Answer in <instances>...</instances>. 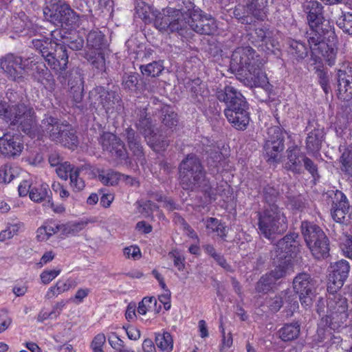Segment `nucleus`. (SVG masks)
<instances>
[{"mask_svg": "<svg viewBox=\"0 0 352 352\" xmlns=\"http://www.w3.org/2000/svg\"><path fill=\"white\" fill-rule=\"evenodd\" d=\"M231 67L244 76L251 85L265 87L267 78L262 69L263 63L255 50L250 46H241L234 50L230 60Z\"/></svg>", "mask_w": 352, "mask_h": 352, "instance_id": "nucleus-1", "label": "nucleus"}, {"mask_svg": "<svg viewBox=\"0 0 352 352\" xmlns=\"http://www.w3.org/2000/svg\"><path fill=\"white\" fill-rule=\"evenodd\" d=\"M179 179L182 188L188 191H201L208 197L214 192L206 172L200 160L195 155H188L179 165Z\"/></svg>", "mask_w": 352, "mask_h": 352, "instance_id": "nucleus-2", "label": "nucleus"}, {"mask_svg": "<svg viewBox=\"0 0 352 352\" xmlns=\"http://www.w3.org/2000/svg\"><path fill=\"white\" fill-rule=\"evenodd\" d=\"M175 8H168L156 16L154 25L161 32H177L184 36L190 30L189 20L194 3L189 0H175Z\"/></svg>", "mask_w": 352, "mask_h": 352, "instance_id": "nucleus-3", "label": "nucleus"}, {"mask_svg": "<svg viewBox=\"0 0 352 352\" xmlns=\"http://www.w3.org/2000/svg\"><path fill=\"white\" fill-rule=\"evenodd\" d=\"M329 296L326 300L327 315L325 326L333 331H340L346 327L349 318L348 300L340 294L328 291Z\"/></svg>", "mask_w": 352, "mask_h": 352, "instance_id": "nucleus-4", "label": "nucleus"}, {"mask_svg": "<svg viewBox=\"0 0 352 352\" xmlns=\"http://www.w3.org/2000/svg\"><path fill=\"white\" fill-rule=\"evenodd\" d=\"M258 217L259 232L268 239L283 233L287 228V219L277 205L265 207L262 212H258Z\"/></svg>", "mask_w": 352, "mask_h": 352, "instance_id": "nucleus-5", "label": "nucleus"}, {"mask_svg": "<svg viewBox=\"0 0 352 352\" xmlns=\"http://www.w3.org/2000/svg\"><path fill=\"white\" fill-rule=\"evenodd\" d=\"M41 135L47 133L52 140L74 149L78 143L77 136L72 126L60 122L57 118L47 116L41 121Z\"/></svg>", "mask_w": 352, "mask_h": 352, "instance_id": "nucleus-6", "label": "nucleus"}, {"mask_svg": "<svg viewBox=\"0 0 352 352\" xmlns=\"http://www.w3.org/2000/svg\"><path fill=\"white\" fill-rule=\"evenodd\" d=\"M301 231L307 246L316 258L320 259L329 255V239L318 225L303 221L301 223Z\"/></svg>", "mask_w": 352, "mask_h": 352, "instance_id": "nucleus-7", "label": "nucleus"}, {"mask_svg": "<svg viewBox=\"0 0 352 352\" xmlns=\"http://www.w3.org/2000/svg\"><path fill=\"white\" fill-rule=\"evenodd\" d=\"M104 36L98 30L91 31L87 37V50L82 54L86 58L98 72L105 70L104 55L102 52L104 47Z\"/></svg>", "mask_w": 352, "mask_h": 352, "instance_id": "nucleus-8", "label": "nucleus"}, {"mask_svg": "<svg viewBox=\"0 0 352 352\" xmlns=\"http://www.w3.org/2000/svg\"><path fill=\"white\" fill-rule=\"evenodd\" d=\"M45 18L56 25L74 26L78 21V16L71 7L63 1L51 2L43 9Z\"/></svg>", "mask_w": 352, "mask_h": 352, "instance_id": "nucleus-9", "label": "nucleus"}, {"mask_svg": "<svg viewBox=\"0 0 352 352\" xmlns=\"http://www.w3.org/2000/svg\"><path fill=\"white\" fill-rule=\"evenodd\" d=\"M298 234L293 232L280 239L270 252L272 259L293 262L294 256L299 251Z\"/></svg>", "mask_w": 352, "mask_h": 352, "instance_id": "nucleus-10", "label": "nucleus"}, {"mask_svg": "<svg viewBox=\"0 0 352 352\" xmlns=\"http://www.w3.org/2000/svg\"><path fill=\"white\" fill-rule=\"evenodd\" d=\"M322 199L331 205V214L338 223H343L349 210V204L346 195L338 190H329L322 194Z\"/></svg>", "mask_w": 352, "mask_h": 352, "instance_id": "nucleus-11", "label": "nucleus"}, {"mask_svg": "<svg viewBox=\"0 0 352 352\" xmlns=\"http://www.w3.org/2000/svg\"><path fill=\"white\" fill-rule=\"evenodd\" d=\"M189 20V28L199 34L212 35L217 31L216 20L194 4Z\"/></svg>", "mask_w": 352, "mask_h": 352, "instance_id": "nucleus-12", "label": "nucleus"}, {"mask_svg": "<svg viewBox=\"0 0 352 352\" xmlns=\"http://www.w3.org/2000/svg\"><path fill=\"white\" fill-rule=\"evenodd\" d=\"M99 142L102 149L109 153L111 157L121 162H124L126 164H131V158L125 144L120 138L111 133L104 132L100 135Z\"/></svg>", "mask_w": 352, "mask_h": 352, "instance_id": "nucleus-13", "label": "nucleus"}, {"mask_svg": "<svg viewBox=\"0 0 352 352\" xmlns=\"http://www.w3.org/2000/svg\"><path fill=\"white\" fill-rule=\"evenodd\" d=\"M99 142L102 149L109 153L111 157L121 162H124L126 164H131V158L125 144L120 138L111 133L104 132L100 135Z\"/></svg>", "mask_w": 352, "mask_h": 352, "instance_id": "nucleus-14", "label": "nucleus"}, {"mask_svg": "<svg viewBox=\"0 0 352 352\" xmlns=\"http://www.w3.org/2000/svg\"><path fill=\"white\" fill-rule=\"evenodd\" d=\"M316 280L307 273L298 274L293 280L294 292L298 294V298L304 307L312 303V297L316 292Z\"/></svg>", "mask_w": 352, "mask_h": 352, "instance_id": "nucleus-15", "label": "nucleus"}, {"mask_svg": "<svg viewBox=\"0 0 352 352\" xmlns=\"http://www.w3.org/2000/svg\"><path fill=\"white\" fill-rule=\"evenodd\" d=\"M94 92L98 96V104L102 106L109 117L122 109V101L118 91L106 89L104 87H97L94 89Z\"/></svg>", "mask_w": 352, "mask_h": 352, "instance_id": "nucleus-16", "label": "nucleus"}, {"mask_svg": "<svg viewBox=\"0 0 352 352\" xmlns=\"http://www.w3.org/2000/svg\"><path fill=\"white\" fill-rule=\"evenodd\" d=\"M248 104L246 100L232 104L224 110L228 121L237 130L246 129L250 122Z\"/></svg>", "mask_w": 352, "mask_h": 352, "instance_id": "nucleus-17", "label": "nucleus"}, {"mask_svg": "<svg viewBox=\"0 0 352 352\" xmlns=\"http://www.w3.org/2000/svg\"><path fill=\"white\" fill-rule=\"evenodd\" d=\"M52 48L45 54V60L52 69L62 73L66 70L68 63L66 47L61 42L55 41Z\"/></svg>", "mask_w": 352, "mask_h": 352, "instance_id": "nucleus-18", "label": "nucleus"}, {"mask_svg": "<svg viewBox=\"0 0 352 352\" xmlns=\"http://www.w3.org/2000/svg\"><path fill=\"white\" fill-rule=\"evenodd\" d=\"M338 97L349 101L352 98V65L343 64L338 70Z\"/></svg>", "mask_w": 352, "mask_h": 352, "instance_id": "nucleus-19", "label": "nucleus"}, {"mask_svg": "<svg viewBox=\"0 0 352 352\" xmlns=\"http://www.w3.org/2000/svg\"><path fill=\"white\" fill-rule=\"evenodd\" d=\"M303 12L310 28L318 29L321 25H328L324 17V6L316 0L306 1L302 4Z\"/></svg>", "mask_w": 352, "mask_h": 352, "instance_id": "nucleus-20", "label": "nucleus"}, {"mask_svg": "<svg viewBox=\"0 0 352 352\" xmlns=\"http://www.w3.org/2000/svg\"><path fill=\"white\" fill-rule=\"evenodd\" d=\"M328 291L336 292L340 289L348 277L350 265L345 260L338 261L330 266Z\"/></svg>", "mask_w": 352, "mask_h": 352, "instance_id": "nucleus-21", "label": "nucleus"}, {"mask_svg": "<svg viewBox=\"0 0 352 352\" xmlns=\"http://www.w3.org/2000/svg\"><path fill=\"white\" fill-rule=\"evenodd\" d=\"M122 135L126 142L133 160L142 165L144 164L146 162L145 155L140 135L131 126L126 128Z\"/></svg>", "mask_w": 352, "mask_h": 352, "instance_id": "nucleus-22", "label": "nucleus"}, {"mask_svg": "<svg viewBox=\"0 0 352 352\" xmlns=\"http://www.w3.org/2000/svg\"><path fill=\"white\" fill-rule=\"evenodd\" d=\"M23 148L19 135L0 131V153L6 157L19 155Z\"/></svg>", "mask_w": 352, "mask_h": 352, "instance_id": "nucleus-23", "label": "nucleus"}, {"mask_svg": "<svg viewBox=\"0 0 352 352\" xmlns=\"http://www.w3.org/2000/svg\"><path fill=\"white\" fill-rule=\"evenodd\" d=\"M248 16H243L240 21L243 24H251L252 17L258 21H264L267 17L266 6L263 0H248L246 3Z\"/></svg>", "mask_w": 352, "mask_h": 352, "instance_id": "nucleus-24", "label": "nucleus"}, {"mask_svg": "<svg viewBox=\"0 0 352 352\" xmlns=\"http://www.w3.org/2000/svg\"><path fill=\"white\" fill-rule=\"evenodd\" d=\"M305 156L297 145L289 146L286 150L287 160L283 165L284 168L294 174L302 173V162Z\"/></svg>", "mask_w": 352, "mask_h": 352, "instance_id": "nucleus-25", "label": "nucleus"}, {"mask_svg": "<svg viewBox=\"0 0 352 352\" xmlns=\"http://www.w3.org/2000/svg\"><path fill=\"white\" fill-rule=\"evenodd\" d=\"M329 25H321L318 29L310 28L311 32H306V37L313 53H316L318 50L322 52L328 48V45L323 41V37L329 33Z\"/></svg>", "mask_w": 352, "mask_h": 352, "instance_id": "nucleus-26", "label": "nucleus"}, {"mask_svg": "<svg viewBox=\"0 0 352 352\" xmlns=\"http://www.w3.org/2000/svg\"><path fill=\"white\" fill-rule=\"evenodd\" d=\"M20 65H21V57L14 54L6 55L1 61V68L9 78L14 80L23 77Z\"/></svg>", "mask_w": 352, "mask_h": 352, "instance_id": "nucleus-27", "label": "nucleus"}, {"mask_svg": "<svg viewBox=\"0 0 352 352\" xmlns=\"http://www.w3.org/2000/svg\"><path fill=\"white\" fill-rule=\"evenodd\" d=\"M19 127L25 133L32 138L41 135V125L38 126L36 120L35 112L33 109L28 107L27 112L20 120Z\"/></svg>", "mask_w": 352, "mask_h": 352, "instance_id": "nucleus-28", "label": "nucleus"}, {"mask_svg": "<svg viewBox=\"0 0 352 352\" xmlns=\"http://www.w3.org/2000/svg\"><path fill=\"white\" fill-rule=\"evenodd\" d=\"M52 36L54 40L61 42L64 46L66 45L72 50H80L84 46V40L78 34H67L63 30H56L52 32Z\"/></svg>", "mask_w": 352, "mask_h": 352, "instance_id": "nucleus-29", "label": "nucleus"}, {"mask_svg": "<svg viewBox=\"0 0 352 352\" xmlns=\"http://www.w3.org/2000/svg\"><path fill=\"white\" fill-rule=\"evenodd\" d=\"M172 135L164 129H160L159 133H155L154 131L144 138L147 142V144L155 151H164L170 144L169 138Z\"/></svg>", "mask_w": 352, "mask_h": 352, "instance_id": "nucleus-30", "label": "nucleus"}, {"mask_svg": "<svg viewBox=\"0 0 352 352\" xmlns=\"http://www.w3.org/2000/svg\"><path fill=\"white\" fill-rule=\"evenodd\" d=\"M190 97L195 103L202 104L209 96L206 85L199 78L191 80L187 83Z\"/></svg>", "mask_w": 352, "mask_h": 352, "instance_id": "nucleus-31", "label": "nucleus"}, {"mask_svg": "<svg viewBox=\"0 0 352 352\" xmlns=\"http://www.w3.org/2000/svg\"><path fill=\"white\" fill-rule=\"evenodd\" d=\"M217 98L220 102H224L226 107L234 103L237 104L246 100L240 91L230 85L219 90L217 92Z\"/></svg>", "mask_w": 352, "mask_h": 352, "instance_id": "nucleus-32", "label": "nucleus"}, {"mask_svg": "<svg viewBox=\"0 0 352 352\" xmlns=\"http://www.w3.org/2000/svg\"><path fill=\"white\" fill-rule=\"evenodd\" d=\"M32 77L38 82L42 84L45 89L53 90L55 87V80L50 71L43 63L36 65L32 73Z\"/></svg>", "mask_w": 352, "mask_h": 352, "instance_id": "nucleus-33", "label": "nucleus"}, {"mask_svg": "<svg viewBox=\"0 0 352 352\" xmlns=\"http://www.w3.org/2000/svg\"><path fill=\"white\" fill-rule=\"evenodd\" d=\"M161 111L162 113L161 129L167 131L169 135H173L178 123L177 114L168 106H164Z\"/></svg>", "mask_w": 352, "mask_h": 352, "instance_id": "nucleus-34", "label": "nucleus"}, {"mask_svg": "<svg viewBox=\"0 0 352 352\" xmlns=\"http://www.w3.org/2000/svg\"><path fill=\"white\" fill-rule=\"evenodd\" d=\"M324 134L320 129H314L308 133L306 138V148L309 153L318 152L322 146Z\"/></svg>", "mask_w": 352, "mask_h": 352, "instance_id": "nucleus-35", "label": "nucleus"}, {"mask_svg": "<svg viewBox=\"0 0 352 352\" xmlns=\"http://www.w3.org/2000/svg\"><path fill=\"white\" fill-rule=\"evenodd\" d=\"M52 192L45 183L36 184L31 188L30 198L34 202H42L51 199Z\"/></svg>", "mask_w": 352, "mask_h": 352, "instance_id": "nucleus-36", "label": "nucleus"}, {"mask_svg": "<svg viewBox=\"0 0 352 352\" xmlns=\"http://www.w3.org/2000/svg\"><path fill=\"white\" fill-rule=\"evenodd\" d=\"M276 264V267L267 274L276 283L280 278L285 277L289 272L293 271L294 262L279 261L278 259H272Z\"/></svg>", "mask_w": 352, "mask_h": 352, "instance_id": "nucleus-37", "label": "nucleus"}, {"mask_svg": "<svg viewBox=\"0 0 352 352\" xmlns=\"http://www.w3.org/2000/svg\"><path fill=\"white\" fill-rule=\"evenodd\" d=\"M287 44L289 45L288 52L298 61L303 60L307 56L309 51L304 43L300 41L289 39Z\"/></svg>", "mask_w": 352, "mask_h": 352, "instance_id": "nucleus-38", "label": "nucleus"}, {"mask_svg": "<svg viewBox=\"0 0 352 352\" xmlns=\"http://www.w3.org/2000/svg\"><path fill=\"white\" fill-rule=\"evenodd\" d=\"M69 96L76 104L80 103L83 98V82L79 74L69 81Z\"/></svg>", "mask_w": 352, "mask_h": 352, "instance_id": "nucleus-39", "label": "nucleus"}, {"mask_svg": "<svg viewBox=\"0 0 352 352\" xmlns=\"http://www.w3.org/2000/svg\"><path fill=\"white\" fill-rule=\"evenodd\" d=\"M300 331V327L298 322L285 324L278 331L280 338L286 342L296 339Z\"/></svg>", "mask_w": 352, "mask_h": 352, "instance_id": "nucleus-40", "label": "nucleus"}, {"mask_svg": "<svg viewBox=\"0 0 352 352\" xmlns=\"http://www.w3.org/2000/svg\"><path fill=\"white\" fill-rule=\"evenodd\" d=\"M98 178L105 185L115 186L118 184V182L122 179V178L129 179L130 177L113 170H102L99 171Z\"/></svg>", "mask_w": 352, "mask_h": 352, "instance_id": "nucleus-41", "label": "nucleus"}, {"mask_svg": "<svg viewBox=\"0 0 352 352\" xmlns=\"http://www.w3.org/2000/svg\"><path fill=\"white\" fill-rule=\"evenodd\" d=\"M205 252L210 256L216 263L223 268L227 272H232V269L230 264H228L226 261V259L224 258L223 255L221 253H218L214 247L210 244H206L202 246Z\"/></svg>", "mask_w": 352, "mask_h": 352, "instance_id": "nucleus-42", "label": "nucleus"}, {"mask_svg": "<svg viewBox=\"0 0 352 352\" xmlns=\"http://www.w3.org/2000/svg\"><path fill=\"white\" fill-rule=\"evenodd\" d=\"M297 294H298L296 292L294 293L290 289L282 292L283 303L287 305V316H292L293 313L299 307Z\"/></svg>", "mask_w": 352, "mask_h": 352, "instance_id": "nucleus-43", "label": "nucleus"}, {"mask_svg": "<svg viewBox=\"0 0 352 352\" xmlns=\"http://www.w3.org/2000/svg\"><path fill=\"white\" fill-rule=\"evenodd\" d=\"M86 168L85 166H77L69 175L70 186L75 192H80L85 187L84 179L80 177L81 172Z\"/></svg>", "mask_w": 352, "mask_h": 352, "instance_id": "nucleus-44", "label": "nucleus"}, {"mask_svg": "<svg viewBox=\"0 0 352 352\" xmlns=\"http://www.w3.org/2000/svg\"><path fill=\"white\" fill-rule=\"evenodd\" d=\"M157 346L165 352H170L173 348V340L171 335L168 332L158 333L155 337Z\"/></svg>", "mask_w": 352, "mask_h": 352, "instance_id": "nucleus-45", "label": "nucleus"}, {"mask_svg": "<svg viewBox=\"0 0 352 352\" xmlns=\"http://www.w3.org/2000/svg\"><path fill=\"white\" fill-rule=\"evenodd\" d=\"M144 76L155 77L158 76L164 69L162 61H153L146 65H142L140 67Z\"/></svg>", "mask_w": 352, "mask_h": 352, "instance_id": "nucleus-46", "label": "nucleus"}, {"mask_svg": "<svg viewBox=\"0 0 352 352\" xmlns=\"http://www.w3.org/2000/svg\"><path fill=\"white\" fill-rule=\"evenodd\" d=\"M28 107L23 103L11 102L10 113H12V117L9 121L10 124H18L20 120L22 119V116L27 112Z\"/></svg>", "mask_w": 352, "mask_h": 352, "instance_id": "nucleus-47", "label": "nucleus"}, {"mask_svg": "<svg viewBox=\"0 0 352 352\" xmlns=\"http://www.w3.org/2000/svg\"><path fill=\"white\" fill-rule=\"evenodd\" d=\"M53 39V38H35L32 41L33 47L41 54L44 59H45V54H47L50 50H52V47H53V43L56 41H52Z\"/></svg>", "mask_w": 352, "mask_h": 352, "instance_id": "nucleus-48", "label": "nucleus"}, {"mask_svg": "<svg viewBox=\"0 0 352 352\" xmlns=\"http://www.w3.org/2000/svg\"><path fill=\"white\" fill-rule=\"evenodd\" d=\"M316 74L317 75L318 80L324 92L327 94L331 90L329 83V76L328 75V71L324 69L322 66L318 65L315 67Z\"/></svg>", "mask_w": 352, "mask_h": 352, "instance_id": "nucleus-49", "label": "nucleus"}, {"mask_svg": "<svg viewBox=\"0 0 352 352\" xmlns=\"http://www.w3.org/2000/svg\"><path fill=\"white\" fill-rule=\"evenodd\" d=\"M284 149L274 146H270L266 143L264 144V155L267 157V162L269 163H278L280 161L279 153Z\"/></svg>", "mask_w": 352, "mask_h": 352, "instance_id": "nucleus-50", "label": "nucleus"}, {"mask_svg": "<svg viewBox=\"0 0 352 352\" xmlns=\"http://www.w3.org/2000/svg\"><path fill=\"white\" fill-rule=\"evenodd\" d=\"M342 170L345 173L352 175V146H349L343 152L340 157Z\"/></svg>", "mask_w": 352, "mask_h": 352, "instance_id": "nucleus-51", "label": "nucleus"}, {"mask_svg": "<svg viewBox=\"0 0 352 352\" xmlns=\"http://www.w3.org/2000/svg\"><path fill=\"white\" fill-rule=\"evenodd\" d=\"M276 283L267 274H265L261 277L256 285V291L259 293H267L272 288Z\"/></svg>", "mask_w": 352, "mask_h": 352, "instance_id": "nucleus-52", "label": "nucleus"}, {"mask_svg": "<svg viewBox=\"0 0 352 352\" xmlns=\"http://www.w3.org/2000/svg\"><path fill=\"white\" fill-rule=\"evenodd\" d=\"M206 153H208L207 162L208 164L214 167H217L218 164L223 160V155L219 151L218 147H212L206 149Z\"/></svg>", "mask_w": 352, "mask_h": 352, "instance_id": "nucleus-53", "label": "nucleus"}, {"mask_svg": "<svg viewBox=\"0 0 352 352\" xmlns=\"http://www.w3.org/2000/svg\"><path fill=\"white\" fill-rule=\"evenodd\" d=\"M278 192L271 186H266L263 188V198L266 203L265 207H270L271 205H276V202L278 198Z\"/></svg>", "mask_w": 352, "mask_h": 352, "instance_id": "nucleus-54", "label": "nucleus"}, {"mask_svg": "<svg viewBox=\"0 0 352 352\" xmlns=\"http://www.w3.org/2000/svg\"><path fill=\"white\" fill-rule=\"evenodd\" d=\"M16 168L6 164L0 168V182L10 183L15 177Z\"/></svg>", "mask_w": 352, "mask_h": 352, "instance_id": "nucleus-55", "label": "nucleus"}, {"mask_svg": "<svg viewBox=\"0 0 352 352\" xmlns=\"http://www.w3.org/2000/svg\"><path fill=\"white\" fill-rule=\"evenodd\" d=\"M76 167L77 166H74L70 163L65 162L59 164V166L56 167V172L60 178L67 180L68 177H69L71 173L73 172Z\"/></svg>", "mask_w": 352, "mask_h": 352, "instance_id": "nucleus-56", "label": "nucleus"}, {"mask_svg": "<svg viewBox=\"0 0 352 352\" xmlns=\"http://www.w3.org/2000/svg\"><path fill=\"white\" fill-rule=\"evenodd\" d=\"M138 74H125L122 76V86L125 90L133 91L135 89L138 82Z\"/></svg>", "mask_w": 352, "mask_h": 352, "instance_id": "nucleus-57", "label": "nucleus"}, {"mask_svg": "<svg viewBox=\"0 0 352 352\" xmlns=\"http://www.w3.org/2000/svg\"><path fill=\"white\" fill-rule=\"evenodd\" d=\"M135 125L136 129L144 138L146 135H148L154 131L151 118L142 121H135Z\"/></svg>", "mask_w": 352, "mask_h": 352, "instance_id": "nucleus-58", "label": "nucleus"}, {"mask_svg": "<svg viewBox=\"0 0 352 352\" xmlns=\"http://www.w3.org/2000/svg\"><path fill=\"white\" fill-rule=\"evenodd\" d=\"M266 140L270 141H285V137L282 129L278 126H273L267 129V137Z\"/></svg>", "mask_w": 352, "mask_h": 352, "instance_id": "nucleus-59", "label": "nucleus"}, {"mask_svg": "<svg viewBox=\"0 0 352 352\" xmlns=\"http://www.w3.org/2000/svg\"><path fill=\"white\" fill-rule=\"evenodd\" d=\"M65 292L66 291L64 286H63V281L58 280L54 286L50 287L48 289L45 297L47 299H52Z\"/></svg>", "mask_w": 352, "mask_h": 352, "instance_id": "nucleus-60", "label": "nucleus"}, {"mask_svg": "<svg viewBox=\"0 0 352 352\" xmlns=\"http://www.w3.org/2000/svg\"><path fill=\"white\" fill-rule=\"evenodd\" d=\"M106 342L105 336L103 333L96 335L91 343V348L94 352H104L103 346Z\"/></svg>", "mask_w": 352, "mask_h": 352, "instance_id": "nucleus-61", "label": "nucleus"}, {"mask_svg": "<svg viewBox=\"0 0 352 352\" xmlns=\"http://www.w3.org/2000/svg\"><path fill=\"white\" fill-rule=\"evenodd\" d=\"M267 304L272 311L277 312L283 305V296L282 295V292L279 295L267 300Z\"/></svg>", "mask_w": 352, "mask_h": 352, "instance_id": "nucleus-62", "label": "nucleus"}, {"mask_svg": "<svg viewBox=\"0 0 352 352\" xmlns=\"http://www.w3.org/2000/svg\"><path fill=\"white\" fill-rule=\"evenodd\" d=\"M37 59L35 57H28L24 60L21 58V65L19 66L21 72L23 71H34L36 67V65H38L40 63Z\"/></svg>", "mask_w": 352, "mask_h": 352, "instance_id": "nucleus-63", "label": "nucleus"}, {"mask_svg": "<svg viewBox=\"0 0 352 352\" xmlns=\"http://www.w3.org/2000/svg\"><path fill=\"white\" fill-rule=\"evenodd\" d=\"M341 249L345 256L352 259V236H346L344 241L341 244Z\"/></svg>", "mask_w": 352, "mask_h": 352, "instance_id": "nucleus-64", "label": "nucleus"}]
</instances>
